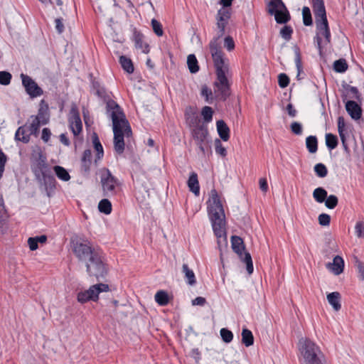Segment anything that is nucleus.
<instances>
[{
	"instance_id": "47",
	"label": "nucleus",
	"mask_w": 364,
	"mask_h": 364,
	"mask_svg": "<svg viewBox=\"0 0 364 364\" xmlns=\"http://www.w3.org/2000/svg\"><path fill=\"white\" fill-rule=\"evenodd\" d=\"M33 119L32 122L31 123L30 126L28 127V129L30 132V134L37 136L39 132V128L41 125H43L36 119L34 117H31Z\"/></svg>"
},
{
	"instance_id": "58",
	"label": "nucleus",
	"mask_w": 364,
	"mask_h": 364,
	"mask_svg": "<svg viewBox=\"0 0 364 364\" xmlns=\"http://www.w3.org/2000/svg\"><path fill=\"white\" fill-rule=\"evenodd\" d=\"M224 46L229 51H231L235 48V42L231 36H228L225 38Z\"/></svg>"
},
{
	"instance_id": "10",
	"label": "nucleus",
	"mask_w": 364,
	"mask_h": 364,
	"mask_svg": "<svg viewBox=\"0 0 364 364\" xmlns=\"http://www.w3.org/2000/svg\"><path fill=\"white\" fill-rule=\"evenodd\" d=\"M231 243L232 250L237 254L240 259L246 264V268L247 272L250 274L253 272V264L251 255L249 252L243 251L245 250V245L242 239L236 235L231 237Z\"/></svg>"
},
{
	"instance_id": "38",
	"label": "nucleus",
	"mask_w": 364,
	"mask_h": 364,
	"mask_svg": "<svg viewBox=\"0 0 364 364\" xmlns=\"http://www.w3.org/2000/svg\"><path fill=\"white\" fill-rule=\"evenodd\" d=\"M348 65L344 58H341L333 63V70L336 73H343L348 70Z\"/></svg>"
},
{
	"instance_id": "57",
	"label": "nucleus",
	"mask_w": 364,
	"mask_h": 364,
	"mask_svg": "<svg viewBox=\"0 0 364 364\" xmlns=\"http://www.w3.org/2000/svg\"><path fill=\"white\" fill-rule=\"evenodd\" d=\"M355 230L358 237H364V222H357L355 224Z\"/></svg>"
},
{
	"instance_id": "48",
	"label": "nucleus",
	"mask_w": 364,
	"mask_h": 364,
	"mask_svg": "<svg viewBox=\"0 0 364 364\" xmlns=\"http://www.w3.org/2000/svg\"><path fill=\"white\" fill-rule=\"evenodd\" d=\"M213 110L209 106H205L201 110V115L206 123H209L213 119Z\"/></svg>"
},
{
	"instance_id": "45",
	"label": "nucleus",
	"mask_w": 364,
	"mask_h": 364,
	"mask_svg": "<svg viewBox=\"0 0 364 364\" xmlns=\"http://www.w3.org/2000/svg\"><path fill=\"white\" fill-rule=\"evenodd\" d=\"M314 169L316 175L319 178H324L328 174V169L326 166L322 163L316 164Z\"/></svg>"
},
{
	"instance_id": "18",
	"label": "nucleus",
	"mask_w": 364,
	"mask_h": 364,
	"mask_svg": "<svg viewBox=\"0 0 364 364\" xmlns=\"http://www.w3.org/2000/svg\"><path fill=\"white\" fill-rule=\"evenodd\" d=\"M109 289V287L107 284L100 283L91 286L89 289L85 291L91 301H95L98 299V295L100 292L108 291Z\"/></svg>"
},
{
	"instance_id": "53",
	"label": "nucleus",
	"mask_w": 364,
	"mask_h": 364,
	"mask_svg": "<svg viewBox=\"0 0 364 364\" xmlns=\"http://www.w3.org/2000/svg\"><path fill=\"white\" fill-rule=\"evenodd\" d=\"M12 75L7 71H0V84L2 85H8L11 82Z\"/></svg>"
},
{
	"instance_id": "34",
	"label": "nucleus",
	"mask_w": 364,
	"mask_h": 364,
	"mask_svg": "<svg viewBox=\"0 0 364 364\" xmlns=\"http://www.w3.org/2000/svg\"><path fill=\"white\" fill-rule=\"evenodd\" d=\"M306 146L308 151L311 153H316L318 150V141L315 136H309L306 139Z\"/></svg>"
},
{
	"instance_id": "51",
	"label": "nucleus",
	"mask_w": 364,
	"mask_h": 364,
	"mask_svg": "<svg viewBox=\"0 0 364 364\" xmlns=\"http://www.w3.org/2000/svg\"><path fill=\"white\" fill-rule=\"evenodd\" d=\"M151 26L155 34L158 36H162L164 34L162 25L161 23L158 21L156 19L153 18L151 20Z\"/></svg>"
},
{
	"instance_id": "17",
	"label": "nucleus",
	"mask_w": 364,
	"mask_h": 364,
	"mask_svg": "<svg viewBox=\"0 0 364 364\" xmlns=\"http://www.w3.org/2000/svg\"><path fill=\"white\" fill-rule=\"evenodd\" d=\"M132 40L135 43V47L141 49L144 53L149 52V46L147 43H144V35L136 28L132 30Z\"/></svg>"
},
{
	"instance_id": "44",
	"label": "nucleus",
	"mask_w": 364,
	"mask_h": 364,
	"mask_svg": "<svg viewBox=\"0 0 364 364\" xmlns=\"http://www.w3.org/2000/svg\"><path fill=\"white\" fill-rule=\"evenodd\" d=\"M342 87L346 91H349L353 94L352 97L355 98V100L360 101L361 100V95L358 91V89L356 87L350 86V85L347 84L345 81L342 82Z\"/></svg>"
},
{
	"instance_id": "31",
	"label": "nucleus",
	"mask_w": 364,
	"mask_h": 364,
	"mask_svg": "<svg viewBox=\"0 0 364 364\" xmlns=\"http://www.w3.org/2000/svg\"><path fill=\"white\" fill-rule=\"evenodd\" d=\"M327 195L328 192L322 187L316 188L313 192V198L319 203H322L326 200Z\"/></svg>"
},
{
	"instance_id": "63",
	"label": "nucleus",
	"mask_w": 364,
	"mask_h": 364,
	"mask_svg": "<svg viewBox=\"0 0 364 364\" xmlns=\"http://www.w3.org/2000/svg\"><path fill=\"white\" fill-rule=\"evenodd\" d=\"M268 9H277L279 6H284V4L282 0H271L268 4Z\"/></svg>"
},
{
	"instance_id": "54",
	"label": "nucleus",
	"mask_w": 364,
	"mask_h": 364,
	"mask_svg": "<svg viewBox=\"0 0 364 364\" xmlns=\"http://www.w3.org/2000/svg\"><path fill=\"white\" fill-rule=\"evenodd\" d=\"M215 152L218 154H220V156L225 157L227 155V150L223 146L220 140L219 139H216L215 140Z\"/></svg>"
},
{
	"instance_id": "8",
	"label": "nucleus",
	"mask_w": 364,
	"mask_h": 364,
	"mask_svg": "<svg viewBox=\"0 0 364 364\" xmlns=\"http://www.w3.org/2000/svg\"><path fill=\"white\" fill-rule=\"evenodd\" d=\"M191 136L196 145L198 147L203 155L205 154V149L210 142V134L206 124L196 123L191 129Z\"/></svg>"
},
{
	"instance_id": "60",
	"label": "nucleus",
	"mask_w": 364,
	"mask_h": 364,
	"mask_svg": "<svg viewBox=\"0 0 364 364\" xmlns=\"http://www.w3.org/2000/svg\"><path fill=\"white\" fill-rule=\"evenodd\" d=\"M355 266L358 269L359 277L362 280H364V264L357 257H355Z\"/></svg>"
},
{
	"instance_id": "36",
	"label": "nucleus",
	"mask_w": 364,
	"mask_h": 364,
	"mask_svg": "<svg viewBox=\"0 0 364 364\" xmlns=\"http://www.w3.org/2000/svg\"><path fill=\"white\" fill-rule=\"evenodd\" d=\"M187 64L191 73H196L199 70L198 60L194 54H190L187 58Z\"/></svg>"
},
{
	"instance_id": "43",
	"label": "nucleus",
	"mask_w": 364,
	"mask_h": 364,
	"mask_svg": "<svg viewBox=\"0 0 364 364\" xmlns=\"http://www.w3.org/2000/svg\"><path fill=\"white\" fill-rule=\"evenodd\" d=\"M5 208L4 205V200L0 196V233H4L6 230V220L4 218Z\"/></svg>"
},
{
	"instance_id": "25",
	"label": "nucleus",
	"mask_w": 364,
	"mask_h": 364,
	"mask_svg": "<svg viewBox=\"0 0 364 364\" xmlns=\"http://www.w3.org/2000/svg\"><path fill=\"white\" fill-rule=\"evenodd\" d=\"M188 186L189 188L190 191L193 193L196 196H199L200 193V186L198 180V175L195 172H192L188 180Z\"/></svg>"
},
{
	"instance_id": "49",
	"label": "nucleus",
	"mask_w": 364,
	"mask_h": 364,
	"mask_svg": "<svg viewBox=\"0 0 364 364\" xmlns=\"http://www.w3.org/2000/svg\"><path fill=\"white\" fill-rule=\"evenodd\" d=\"M325 205L329 208V209H333L335 208L338 203V198L335 195H330L327 196V198H326Z\"/></svg>"
},
{
	"instance_id": "5",
	"label": "nucleus",
	"mask_w": 364,
	"mask_h": 364,
	"mask_svg": "<svg viewBox=\"0 0 364 364\" xmlns=\"http://www.w3.org/2000/svg\"><path fill=\"white\" fill-rule=\"evenodd\" d=\"M299 344L302 364H326L323 353L315 343L309 338H301Z\"/></svg>"
},
{
	"instance_id": "42",
	"label": "nucleus",
	"mask_w": 364,
	"mask_h": 364,
	"mask_svg": "<svg viewBox=\"0 0 364 364\" xmlns=\"http://www.w3.org/2000/svg\"><path fill=\"white\" fill-rule=\"evenodd\" d=\"M303 23L305 26H309L313 24L311 10L308 6H304L302 9Z\"/></svg>"
},
{
	"instance_id": "40",
	"label": "nucleus",
	"mask_w": 364,
	"mask_h": 364,
	"mask_svg": "<svg viewBox=\"0 0 364 364\" xmlns=\"http://www.w3.org/2000/svg\"><path fill=\"white\" fill-rule=\"evenodd\" d=\"M338 144V138L336 135L328 133L326 134V146L330 149H334L336 148Z\"/></svg>"
},
{
	"instance_id": "21",
	"label": "nucleus",
	"mask_w": 364,
	"mask_h": 364,
	"mask_svg": "<svg viewBox=\"0 0 364 364\" xmlns=\"http://www.w3.org/2000/svg\"><path fill=\"white\" fill-rule=\"evenodd\" d=\"M326 267L328 269H331L336 275H339L343 272L344 261L341 257L337 255L333 258V262L328 263Z\"/></svg>"
},
{
	"instance_id": "26",
	"label": "nucleus",
	"mask_w": 364,
	"mask_h": 364,
	"mask_svg": "<svg viewBox=\"0 0 364 364\" xmlns=\"http://www.w3.org/2000/svg\"><path fill=\"white\" fill-rule=\"evenodd\" d=\"M327 300L335 311H338L341 309V294L339 292L334 291L328 294L327 295Z\"/></svg>"
},
{
	"instance_id": "22",
	"label": "nucleus",
	"mask_w": 364,
	"mask_h": 364,
	"mask_svg": "<svg viewBox=\"0 0 364 364\" xmlns=\"http://www.w3.org/2000/svg\"><path fill=\"white\" fill-rule=\"evenodd\" d=\"M217 131L220 139L227 141L230 139V128L223 119L218 120L216 122Z\"/></svg>"
},
{
	"instance_id": "13",
	"label": "nucleus",
	"mask_w": 364,
	"mask_h": 364,
	"mask_svg": "<svg viewBox=\"0 0 364 364\" xmlns=\"http://www.w3.org/2000/svg\"><path fill=\"white\" fill-rule=\"evenodd\" d=\"M41 188H43L48 197H51L56 188V181L54 176L50 171L47 174L41 176V177L36 178Z\"/></svg>"
},
{
	"instance_id": "32",
	"label": "nucleus",
	"mask_w": 364,
	"mask_h": 364,
	"mask_svg": "<svg viewBox=\"0 0 364 364\" xmlns=\"http://www.w3.org/2000/svg\"><path fill=\"white\" fill-rule=\"evenodd\" d=\"M216 19H217V26H218V29L220 30V34H219V36L218 37H215V38H213L210 41V42L209 43V48H210L211 43L213 41H215L216 43H217L218 46L219 50H221V47L220 46V43L218 42V41L224 35L225 27H226V26H227L228 22V21H219L218 18H216Z\"/></svg>"
},
{
	"instance_id": "15",
	"label": "nucleus",
	"mask_w": 364,
	"mask_h": 364,
	"mask_svg": "<svg viewBox=\"0 0 364 364\" xmlns=\"http://www.w3.org/2000/svg\"><path fill=\"white\" fill-rule=\"evenodd\" d=\"M267 11L270 15L274 16L275 21L277 23H286L291 18L289 12L285 5L284 7L279 6L277 9H268Z\"/></svg>"
},
{
	"instance_id": "30",
	"label": "nucleus",
	"mask_w": 364,
	"mask_h": 364,
	"mask_svg": "<svg viewBox=\"0 0 364 364\" xmlns=\"http://www.w3.org/2000/svg\"><path fill=\"white\" fill-rule=\"evenodd\" d=\"M53 171L56 176L63 181H68L70 179V176L68 171L60 166H53Z\"/></svg>"
},
{
	"instance_id": "27",
	"label": "nucleus",
	"mask_w": 364,
	"mask_h": 364,
	"mask_svg": "<svg viewBox=\"0 0 364 364\" xmlns=\"http://www.w3.org/2000/svg\"><path fill=\"white\" fill-rule=\"evenodd\" d=\"M92 140L93 146L97 151V154H96V157H95V162H97V160L102 159L104 156L103 147L100 141V139H99V137H98V135L97 134V133L93 132V134L92 135Z\"/></svg>"
},
{
	"instance_id": "56",
	"label": "nucleus",
	"mask_w": 364,
	"mask_h": 364,
	"mask_svg": "<svg viewBox=\"0 0 364 364\" xmlns=\"http://www.w3.org/2000/svg\"><path fill=\"white\" fill-rule=\"evenodd\" d=\"M318 219L319 224L322 226H327L331 222V217L326 213L320 214Z\"/></svg>"
},
{
	"instance_id": "39",
	"label": "nucleus",
	"mask_w": 364,
	"mask_h": 364,
	"mask_svg": "<svg viewBox=\"0 0 364 364\" xmlns=\"http://www.w3.org/2000/svg\"><path fill=\"white\" fill-rule=\"evenodd\" d=\"M98 209L100 212L108 215L112 212V203L108 199L104 198L100 201Z\"/></svg>"
},
{
	"instance_id": "59",
	"label": "nucleus",
	"mask_w": 364,
	"mask_h": 364,
	"mask_svg": "<svg viewBox=\"0 0 364 364\" xmlns=\"http://www.w3.org/2000/svg\"><path fill=\"white\" fill-rule=\"evenodd\" d=\"M7 160V157L5 154L0 149V179L3 176L4 171V166Z\"/></svg>"
},
{
	"instance_id": "4",
	"label": "nucleus",
	"mask_w": 364,
	"mask_h": 364,
	"mask_svg": "<svg viewBox=\"0 0 364 364\" xmlns=\"http://www.w3.org/2000/svg\"><path fill=\"white\" fill-rule=\"evenodd\" d=\"M316 22V36L314 43L318 50L319 55L323 53V44L331 43V35L326 16L323 0H311Z\"/></svg>"
},
{
	"instance_id": "62",
	"label": "nucleus",
	"mask_w": 364,
	"mask_h": 364,
	"mask_svg": "<svg viewBox=\"0 0 364 364\" xmlns=\"http://www.w3.org/2000/svg\"><path fill=\"white\" fill-rule=\"evenodd\" d=\"M77 301L81 304H84L89 301H91V299L89 298V295L87 294L86 291H80L77 294Z\"/></svg>"
},
{
	"instance_id": "7",
	"label": "nucleus",
	"mask_w": 364,
	"mask_h": 364,
	"mask_svg": "<svg viewBox=\"0 0 364 364\" xmlns=\"http://www.w3.org/2000/svg\"><path fill=\"white\" fill-rule=\"evenodd\" d=\"M72 249L74 255L80 262L85 264L100 249L93 246L87 240L79 239L72 242Z\"/></svg>"
},
{
	"instance_id": "2",
	"label": "nucleus",
	"mask_w": 364,
	"mask_h": 364,
	"mask_svg": "<svg viewBox=\"0 0 364 364\" xmlns=\"http://www.w3.org/2000/svg\"><path fill=\"white\" fill-rule=\"evenodd\" d=\"M107 114L112 118L114 132V149L118 154L124 151V136L129 137L132 132L128 120L119 105L115 102L107 105Z\"/></svg>"
},
{
	"instance_id": "14",
	"label": "nucleus",
	"mask_w": 364,
	"mask_h": 364,
	"mask_svg": "<svg viewBox=\"0 0 364 364\" xmlns=\"http://www.w3.org/2000/svg\"><path fill=\"white\" fill-rule=\"evenodd\" d=\"M347 95L343 93L342 95V100L346 102V109L350 117L354 120H359L362 117L363 109L354 100H346Z\"/></svg>"
},
{
	"instance_id": "11",
	"label": "nucleus",
	"mask_w": 364,
	"mask_h": 364,
	"mask_svg": "<svg viewBox=\"0 0 364 364\" xmlns=\"http://www.w3.org/2000/svg\"><path fill=\"white\" fill-rule=\"evenodd\" d=\"M31 168L36 179L38 178H40L41 176L47 174L51 171V168L47 163L46 157L41 153L38 154V155L31 160Z\"/></svg>"
},
{
	"instance_id": "55",
	"label": "nucleus",
	"mask_w": 364,
	"mask_h": 364,
	"mask_svg": "<svg viewBox=\"0 0 364 364\" xmlns=\"http://www.w3.org/2000/svg\"><path fill=\"white\" fill-rule=\"evenodd\" d=\"M278 83L280 87L285 88L289 84V77L285 73H281L278 76Z\"/></svg>"
},
{
	"instance_id": "16",
	"label": "nucleus",
	"mask_w": 364,
	"mask_h": 364,
	"mask_svg": "<svg viewBox=\"0 0 364 364\" xmlns=\"http://www.w3.org/2000/svg\"><path fill=\"white\" fill-rule=\"evenodd\" d=\"M72 117L69 119L70 128L74 136H77L82 129V124L78 112L75 109H71Z\"/></svg>"
},
{
	"instance_id": "19",
	"label": "nucleus",
	"mask_w": 364,
	"mask_h": 364,
	"mask_svg": "<svg viewBox=\"0 0 364 364\" xmlns=\"http://www.w3.org/2000/svg\"><path fill=\"white\" fill-rule=\"evenodd\" d=\"M92 90L95 92V95L102 99L106 102V109H107L108 103L113 100L110 99L109 95L107 93L105 88L101 86L98 81L93 80L92 82Z\"/></svg>"
},
{
	"instance_id": "64",
	"label": "nucleus",
	"mask_w": 364,
	"mask_h": 364,
	"mask_svg": "<svg viewBox=\"0 0 364 364\" xmlns=\"http://www.w3.org/2000/svg\"><path fill=\"white\" fill-rule=\"evenodd\" d=\"M51 136V132L48 128H43L42 130L41 139L43 141L48 142Z\"/></svg>"
},
{
	"instance_id": "20",
	"label": "nucleus",
	"mask_w": 364,
	"mask_h": 364,
	"mask_svg": "<svg viewBox=\"0 0 364 364\" xmlns=\"http://www.w3.org/2000/svg\"><path fill=\"white\" fill-rule=\"evenodd\" d=\"M31 117H34L36 119H37L44 125L48 123V106L47 104L45 103V101L43 100H41L40 103V107L38 111V114L36 116L32 115Z\"/></svg>"
},
{
	"instance_id": "9",
	"label": "nucleus",
	"mask_w": 364,
	"mask_h": 364,
	"mask_svg": "<svg viewBox=\"0 0 364 364\" xmlns=\"http://www.w3.org/2000/svg\"><path fill=\"white\" fill-rule=\"evenodd\" d=\"M100 182L105 196L110 197L117 193L119 182L108 168L100 170Z\"/></svg>"
},
{
	"instance_id": "35",
	"label": "nucleus",
	"mask_w": 364,
	"mask_h": 364,
	"mask_svg": "<svg viewBox=\"0 0 364 364\" xmlns=\"http://www.w3.org/2000/svg\"><path fill=\"white\" fill-rule=\"evenodd\" d=\"M155 301L160 306H166L169 302V298L167 292L160 290L155 294Z\"/></svg>"
},
{
	"instance_id": "23",
	"label": "nucleus",
	"mask_w": 364,
	"mask_h": 364,
	"mask_svg": "<svg viewBox=\"0 0 364 364\" xmlns=\"http://www.w3.org/2000/svg\"><path fill=\"white\" fill-rule=\"evenodd\" d=\"M92 164V152L90 149L84 151L81 159V171L84 173L88 174L90 170Z\"/></svg>"
},
{
	"instance_id": "12",
	"label": "nucleus",
	"mask_w": 364,
	"mask_h": 364,
	"mask_svg": "<svg viewBox=\"0 0 364 364\" xmlns=\"http://www.w3.org/2000/svg\"><path fill=\"white\" fill-rule=\"evenodd\" d=\"M20 77L22 80V85L24 87L26 93L31 97L34 98L43 95V90L30 76L21 73Z\"/></svg>"
},
{
	"instance_id": "6",
	"label": "nucleus",
	"mask_w": 364,
	"mask_h": 364,
	"mask_svg": "<svg viewBox=\"0 0 364 364\" xmlns=\"http://www.w3.org/2000/svg\"><path fill=\"white\" fill-rule=\"evenodd\" d=\"M86 272L90 277H95L97 280L104 278L108 272L102 251L100 250L85 264Z\"/></svg>"
},
{
	"instance_id": "33",
	"label": "nucleus",
	"mask_w": 364,
	"mask_h": 364,
	"mask_svg": "<svg viewBox=\"0 0 364 364\" xmlns=\"http://www.w3.org/2000/svg\"><path fill=\"white\" fill-rule=\"evenodd\" d=\"M119 63L122 68L128 73L131 74L134 72V65L130 58L124 55H121L119 57Z\"/></svg>"
},
{
	"instance_id": "28",
	"label": "nucleus",
	"mask_w": 364,
	"mask_h": 364,
	"mask_svg": "<svg viewBox=\"0 0 364 364\" xmlns=\"http://www.w3.org/2000/svg\"><path fill=\"white\" fill-rule=\"evenodd\" d=\"M182 272L185 274L186 282L191 286L195 285L196 283L195 274L193 271L188 267L187 264H183Z\"/></svg>"
},
{
	"instance_id": "46",
	"label": "nucleus",
	"mask_w": 364,
	"mask_h": 364,
	"mask_svg": "<svg viewBox=\"0 0 364 364\" xmlns=\"http://www.w3.org/2000/svg\"><path fill=\"white\" fill-rule=\"evenodd\" d=\"M231 13L230 9L221 8L218 11L216 18L220 21H228L230 18Z\"/></svg>"
},
{
	"instance_id": "29",
	"label": "nucleus",
	"mask_w": 364,
	"mask_h": 364,
	"mask_svg": "<svg viewBox=\"0 0 364 364\" xmlns=\"http://www.w3.org/2000/svg\"><path fill=\"white\" fill-rule=\"evenodd\" d=\"M242 343L246 347L252 346L254 343V336L252 331L246 328L242 331Z\"/></svg>"
},
{
	"instance_id": "61",
	"label": "nucleus",
	"mask_w": 364,
	"mask_h": 364,
	"mask_svg": "<svg viewBox=\"0 0 364 364\" xmlns=\"http://www.w3.org/2000/svg\"><path fill=\"white\" fill-rule=\"evenodd\" d=\"M291 130L294 134L300 135L302 134V126L299 122H294L291 124Z\"/></svg>"
},
{
	"instance_id": "41",
	"label": "nucleus",
	"mask_w": 364,
	"mask_h": 364,
	"mask_svg": "<svg viewBox=\"0 0 364 364\" xmlns=\"http://www.w3.org/2000/svg\"><path fill=\"white\" fill-rule=\"evenodd\" d=\"M201 95L205 97V102L208 104H212L214 99H215V96H213L211 89H210L205 85L202 86Z\"/></svg>"
},
{
	"instance_id": "52",
	"label": "nucleus",
	"mask_w": 364,
	"mask_h": 364,
	"mask_svg": "<svg viewBox=\"0 0 364 364\" xmlns=\"http://www.w3.org/2000/svg\"><path fill=\"white\" fill-rule=\"evenodd\" d=\"M292 33H293V29L289 26H284L280 30L281 36L286 41H289L291 38Z\"/></svg>"
},
{
	"instance_id": "1",
	"label": "nucleus",
	"mask_w": 364,
	"mask_h": 364,
	"mask_svg": "<svg viewBox=\"0 0 364 364\" xmlns=\"http://www.w3.org/2000/svg\"><path fill=\"white\" fill-rule=\"evenodd\" d=\"M210 53L215 68L216 80L214 82V93L216 100L225 101L230 95V85L227 77L229 72L228 60L224 58L215 41L210 44Z\"/></svg>"
},
{
	"instance_id": "3",
	"label": "nucleus",
	"mask_w": 364,
	"mask_h": 364,
	"mask_svg": "<svg viewBox=\"0 0 364 364\" xmlns=\"http://www.w3.org/2000/svg\"><path fill=\"white\" fill-rule=\"evenodd\" d=\"M208 211L215 235L218 238V245L227 246L225 231V215L220 197L215 189L210 191V198L208 201Z\"/></svg>"
},
{
	"instance_id": "24",
	"label": "nucleus",
	"mask_w": 364,
	"mask_h": 364,
	"mask_svg": "<svg viewBox=\"0 0 364 364\" xmlns=\"http://www.w3.org/2000/svg\"><path fill=\"white\" fill-rule=\"evenodd\" d=\"M26 128V125L19 127L15 134V140L27 144L30 141V132Z\"/></svg>"
},
{
	"instance_id": "37",
	"label": "nucleus",
	"mask_w": 364,
	"mask_h": 364,
	"mask_svg": "<svg viewBox=\"0 0 364 364\" xmlns=\"http://www.w3.org/2000/svg\"><path fill=\"white\" fill-rule=\"evenodd\" d=\"M294 53H295V63L297 69V79L300 80V75L303 72L302 63H301V58L300 54V50L299 47H294Z\"/></svg>"
},
{
	"instance_id": "50",
	"label": "nucleus",
	"mask_w": 364,
	"mask_h": 364,
	"mask_svg": "<svg viewBox=\"0 0 364 364\" xmlns=\"http://www.w3.org/2000/svg\"><path fill=\"white\" fill-rule=\"evenodd\" d=\"M220 336L222 338V340L226 343H230L233 339V333L231 331L228 330V328H223L220 331Z\"/></svg>"
}]
</instances>
